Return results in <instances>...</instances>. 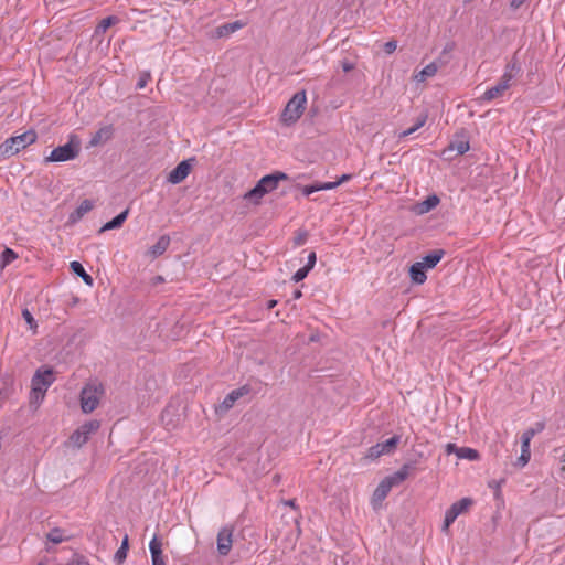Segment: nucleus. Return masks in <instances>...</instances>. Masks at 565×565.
Returning <instances> with one entry per match:
<instances>
[{
	"instance_id": "1",
	"label": "nucleus",
	"mask_w": 565,
	"mask_h": 565,
	"mask_svg": "<svg viewBox=\"0 0 565 565\" xmlns=\"http://www.w3.org/2000/svg\"><path fill=\"white\" fill-rule=\"evenodd\" d=\"M54 381L55 375L51 367L38 369L31 380L30 404L38 407Z\"/></svg>"
},
{
	"instance_id": "2",
	"label": "nucleus",
	"mask_w": 565,
	"mask_h": 565,
	"mask_svg": "<svg viewBox=\"0 0 565 565\" xmlns=\"http://www.w3.org/2000/svg\"><path fill=\"white\" fill-rule=\"evenodd\" d=\"M38 135L34 130H28L21 135L7 139L0 146V154L11 157L25 149L28 146L36 141Z\"/></svg>"
},
{
	"instance_id": "3",
	"label": "nucleus",
	"mask_w": 565,
	"mask_h": 565,
	"mask_svg": "<svg viewBox=\"0 0 565 565\" xmlns=\"http://www.w3.org/2000/svg\"><path fill=\"white\" fill-rule=\"evenodd\" d=\"M81 151V140L76 135L68 137L67 143L53 149L44 161L49 162H65L75 159Z\"/></svg>"
},
{
	"instance_id": "4",
	"label": "nucleus",
	"mask_w": 565,
	"mask_h": 565,
	"mask_svg": "<svg viewBox=\"0 0 565 565\" xmlns=\"http://www.w3.org/2000/svg\"><path fill=\"white\" fill-rule=\"evenodd\" d=\"M307 104V96L305 92L296 93L292 98L287 103L284 111L281 113V122L286 126L294 125L302 116Z\"/></svg>"
},
{
	"instance_id": "5",
	"label": "nucleus",
	"mask_w": 565,
	"mask_h": 565,
	"mask_svg": "<svg viewBox=\"0 0 565 565\" xmlns=\"http://www.w3.org/2000/svg\"><path fill=\"white\" fill-rule=\"evenodd\" d=\"M104 396V387L97 382L87 383L81 392V408L84 413H92L99 405Z\"/></svg>"
},
{
	"instance_id": "6",
	"label": "nucleus",
	"mask_w": 565,
	"mask_h": 565,
	"mask_svg": "<svg viewBox=\"0 0 565 565\" xmlns=\"http://www.w3.org/2000/svg\"><path fill=\"white\" fill-rule=\"evenodd\" d=\"M518 72L519 68L515 66V64L508 65L500 82L495 86L487 89L480 99L482 102H490L492 99L501 97L504 94V92H507L510 88L511 82Z\"/></svg>"
},
{
	"instance_id": "7",
	"label": "nucleus",
	"mask_w": 565,
	"mask_h": 565,
	"mask_svg": "<svg viewBox=\"0 0 565 565\" xmlns=\"http://www.w3.org/2000/svg\"><path fill=\"white\" fill-rule=\"evenodd\" d=\"M473 503L475 502L471 498H462L454 502L445 512L441 531L448 534L450 525L458 516L468 513Z\"/></svg>"
},
{
	"instance_id": "8",
	"label": "nucleus",
	"mask_w": 565,
	"mask_h": 565,
	"mask_svg": "<svg viewBox=\"0 0 565 565\" xmlns=\"http://www.w3.org/2000/svg\"><path fill=\"white\" fill-rule=\"evenodd\" d=\"M99 427L100 423L96 419L84 423L70 436V446L81 448L88 441L89 437L99 429Z\"/></svg>"
},
{
	"instance_id": "9",
	"label": "nucleus",
	"mask_w": 565,
	"mask_h": 565,
	"mask_svg": "<svg viewBox=\"0 0 565 565\" xmlns=\"http://www.w3.org/2000/svg\"><path fill=\"white\" fill-rule=\"evenodd\" d=\"M534 429L525 430L521 436V455L515 461V466L519 468H523L527 465L531 458L530 444L532 438L534 437Z\"/></svg>"
},
{
	"instance_id": "10",
	"label": "nucleus",
	"mask_w": 565,
	"mask_h": 565,
	"mask_svg": "<svg viewBox=\"0 0 565 565\" xmlns=\"http://www.w3.org/2000/svg\"><path fill=\"white\" fill-rule=\"evenodd\" d=\"M233 532L227 527L220 530L217 534V552L225 556L230 553L233 543Z\"/></svg>"
},
{
	"instance_id": "11",
	"label": "nucleus",
	"mask_w": 565,
	"mask_h": 565,
	"mask_svg": "<svg viewBox=\"0 0 565 565\" xmlns=\"http://www.w3.org/2000/svg\"><path fill=\"white\" fill-rule=\"evenodd\" d=\"M191 171V164L188 161H181L168 175V181L172 184L182 182Z\"/></svg>"
},
{
	"instance_id": "12",
	"label": "nucleus",
	"mask_w": 565,
	"mask_h": 565,
	"mask_svg": "<svg viewBox=\"0 0 565 565\" xmlns=\"http://www.w3.org/2000/svg\"><path fill=\"white\" fill-rule=\"evenodd\" d=\"M288 177L284 172H275L263 177L258 182L264 186L265 192L270 193L277 189L280 181L287 180Z\"/></svg>"
},
{
	"instance_id": "13",
	"label": "nucleus",
	"mask_w": 565,
	"mask_h": 565,
	"mask_svg": "<svg viewBox=\"0 0 565 565\" xmlns=\"http://www.w3.org/2000/svg\"><path fill=\"white\" fill-rule=\"evenodd\" d=\"M149 550L152 565H167L162 551V542L158 539L157 535H154L149 542Z\"/></svg>"
},
{
	"instance_id": "14",
	"label": "nucleus",
	"mask_w": 565,
	"mask_h": 565,
	"mask_svg": "<svg viewBox=\"0 0 565 565\" xmlns=\"http://www.w3.org/2000/svg\"><path fill=\"white\" fill-rule=\"evenodd\" d=\"M246 394L245 388H238L232 391L230 394H227L222 403L217 406L216 411L220 413H225L230 411L242 396Z\"/></svg>"
},
{
	"instance_id": "15",
	"label": "nucleus",
	"mask_w": 565,
	"mask_h": 565,
	"mask_svg": "<svg viewBox=\"0 0 565 565\" xmlns=\"http://www.w3.org/2000/svg\"><path fill=\"white\" fill-rule=\"evenodd\" d=\"M439 204V198L437 195H429L425 200L416 203L412 211L417 215H424L434 210Z\"/></svg>"
},
{
	"instance_id": "16",
	"label": "nucleus",
	"mask_w": 565,
	"mask_h": 565,
	"mask_svg": "<svg viewBox=\"0 0 565 565\" xmlns=\"http://www.w3.org/2000/svg\"><path fill=\"white\" fill-rule=\"evenodd\" d=\"M113 136V128L111 126H104L99 128L94 136L92 137L89 141V147H98L100 145L106 143L108 140H110Z\"/></svg>"
},
{
	"instance_id": "17",
	"label": "nucleus",
	"mask_w": 565,
	"mask_h": 565,
	"mask_svg": "<svg viewBox=\"0 0 565 565\" xmlns=\"http://www.w3.org/2000/svg\"><path fill=\"white\" fill-rule=\"evenodd\" d=\"M392 487L390 486V481H386L383 479L380 484L374 490L373 497H372V504L374 508L381 504V502L387 497L388 492L391 491Z\"/></svg>"
},
{
	"instance_id": "18",
	"label": "nucleus",
	"mask_w": 565,
	"mask_h": 565,
	"mask_svg": "<svg viewBox=\"0 0 565 565\" xmlns=\"http://www.w3.org/2000/svg\"><path fill=\"white\" fill-rule=\"evenodd\" d=\"M242 28V23L238 21L232 22V23H225L220 26H217L213 32V38L221 39V38H228L231 34L236 32Z\"/></svg>"
},
{
	"instance_id": "19",
	"label": "nucleus",
	"mask_w": 565,
	"mask_h": 565,
	"mask_svg": "<svg viewBox=\"0 0 565 565\" xmlns=\"http://www.w3.org/2000/svg\"><path fill=\"white\" fill-rule=\"evenodd\" d=\"M266 194H268V193L265 192L264 186H262V184L259 182H257V184L252 190H249L248 192H246L244 194V200H246L255 205H258Z\"/></svg>"
},
{
	"instance_id": "20",
	"label": "nucleus",
	"mask_w": 565,
	"mask_h": 565,
	"mask_svg": "<svg viewBox=\"0 0 565 565\" xmlns=\"http://www.w3.org/2000/svg\"><path fill=\"white\" fill-rule=\"evenodd\" d=\"M437 71H438L437 65L435 63H429L423 70L416 72L413 75V79L416 83H424L428 78L434 77L436 75Z\"/></svg>"
},
{
	"instance_id": "21",
	"label": "nucleus",
	"mask_w": 565,
	"mask_h": 565,
	"mask_svg": "<svg viewBox=\"0 0 565 565\" xmlns=\"http://www.w3.org/2000/svg\"><path fill=\"white\" fill-rule=\"evenodd\" d=\"M169 245H170V237L167 235H163V236L159 237V239L156 242V244H153L148 249V254L151 257L156 258V257L162 255L167 250Z\"/></svg>"
},
{
	"instance_id": "22",
	"label": "nucleus",
	"mask_w": 565,
	"mask_h": 565,
	"mask_svg": "<svg viewBox=\"0 0 565 565\" xmlns=\"http://www.w3.org/2000/svg\"><path fill=\"white\" fill-rule=\"evenodd\" d=\"M427 269L424 268L422 264L418 262L413 264L409 268V276L413 282L415 284H424L426 280V271Z\"/></svg>"
},
{
	"instance_id": "23",
	"label": "nucleus",
	"mask_w": 565,
	"mask_h": 565,
	"mask_svg": "<svg viewBox=\"0 0 565 565\" xmlns=\"http://www.w3.org/2000/svg\"><path fill=\"white\" fill-rule=\"evenodd\" d=\"M94 203L90 200H84L79 203L78 207L71 214L70 218L72 222L81 220L86 213L92 211Z\"/></svg>"
},
{
	"instance_id": "24",
	"label": "nucleus",
	"mask_w": 565,
	"mask_h": 565,
	"mask_svg": "<svg viewBox=\"0 0 565 565\" xmlns=\"http://www.w3.org/2000/svg\"><path fill=\"white\" fill-rule=\"evenodd\" d=\"M444 252L441 249L434 250L430 254L426 255L419 264L424 266V268L429 269L434 268L443 258Z\"/></svg>"
},
{
	"instance_id": "25",
	"label": "nucleus",
	"mask_w": 565,
	"mask_h": 565,
	"mask_svg": "<svg viewBox=\"0 0 565 565\" xmlns=\"http://www.w3.org/2000/svg\"><path fill=\"white\" fill-rule=\"evenodd\" d=\"M129 214V210H125L120 214H118L116 217H114L111 221L105 223L103 227L100 228V232H106L115 228L121 227L124 222L127 220Z\"/></svg>"
},
{
	"instance_id": "26",
	"label": "nucleus",
	"mask_w": 565,
	"mask_h": 565,
	"mask_svg": "<svg viewBox=\"0 0 565 565\" xmlns=\"http://www.w3.org/2000/svg\"><path fill=\"white\" fill-rule=\"evenodd\" d=\"M409 473V467L407 465H404L398 471L394 472L393 475L384 478L386 481H390V486L393 488L394 486L399 484L403 482Z\"/></svg>"
},
{
	"instance_id": "27",
	"label": "nucleus",
	"mask_w": 565,
	"mask_h": 565,
	"mask_svg": "<svg viewBox=\"0 0 565 565\" xmlns=\"http://www.w3.org/2000/svg\"><path fill=\"white\" fill-rule=\"evenodd\" d=\"M469 142L465 138H458L452 141L448 149L445 150V153L450 151H456L457 154H463L469 150Z\"/></svg>"
},
{
	"instance_id": "28",
	"label": "nucleus",
	"mask_w": 565,
	"mask_h": 565,
	"mask_svg": "<svg viewBox=\"0 0 565 565\" xmlns=\"http://www.w3.org/2000/svg\"><path fill=\"white\" fill-rule=\"evenodd\" d=\"M71 269L76 274L78 275L79 277H82V279L84 280V282L87 285V286H93V278L85 271L84 267L82 266L81 263L74 260L71 263Z\"/></svg>"
},
{
	"instance_id": "29",
	"label": "nucleus",
	"mask_w": 565,
	"mask_h": 565,
	"mask_svg": "<svg viewBox=\"0 0 565 565\" xmlns=\"http://www.w3.org/2000/svg\"><path fill=\"white\" fill-rule=\"evenodd\" d=\"M118 21L119 20L116 17H108L103 19L95 30V35H99L100 33L106 32L111 25L116 24Z\"/></svg>"
},
{
	"instance_id": "30",
	"label": "nucleus",
	"mask_w": 565,
	"mask_h": 565,
	"mask_svg": "<svg viewBox=\"0 0 565 565\" xmlns=\"http://www.w3.org/2000/svg\"><path fill=\"white\" fill-rule=\"evenodd\" d=\"M457 457L459 459H467V460H478L479 459V454L477 450L472 449V448H469V447H460L458 449V455Z\"/></svg>"
},
{
	"instance_id": "31",
	"label": "nucleus",
	"mask_w": 565,
	"mask_h": 565,
	"mask_svg": "<svg viewBox=\"0 0 565 565\" xmlns=\"http://www.w3.org/2000/svg\"><path fill=\"white\" fill-rule=\"evenodd\" d=\"M127 551H128V536L126 535L121 542V546L115 553V561L118 564L122 563L126 559Z\"/></svg>"
},
{
	"instance_id": "32",
	"label": "nucleus",
	"mask_w": 565,
	"mask_h": 565,
	"mask_svg": "<svg viewBox=\"0 0 565 565\" xmlns=\"http://www.w3.org/2000/svg\"><path fill=\"white\" fill-rule=\"evenodd\" d=\"M383 455H386L383 446L381 445V443L372 446L371 448H369L367 452H366V458L367 459H376Z\"/></svg>"
},
{
	"instance_id": "33",
	"label": "nucleus",
	"mask_w": 565,
	"mask_h": 565,
	"mask_svg": "<svg viewBox=\"0 0 565 565\" xmlns=\"http://www.w3.org/2000/svg\"><path fill=\"white\" fill-rule=\"evenodd\" d=\"M17 257V254L12 249L6 248L1 255V267H6L10 263H12Z\"/></svg>"
},
{
	"instance_id": "34",
	"label": "nucleus",
	"mask_w": 565,
	"mask_h": 565,
	"mask_svg": "<svg viewBox=\"0 0 565 565\" xmlns=\"http://www.w3.org/2000/svg\"><path fill=\"white\" fill-rule=\"evenodd\" d=\"M47 540L54 544H57L65 540V534L63 531L54 529L47 533Z\"/></svg>"
},
{
	"instance_id": "35",
	"label": "nucleus",
	"mask_w": 565,
	"mask_h": 565,
	"mask_svg": "<svg viewBox=\"0 0 565 565\" xmlns=\"http://www.w3.org/2000/svg\"><path fill=\"white\" fill-rule=\"evenodd\" d=\"M399 441V437L394 436L384 443H381L386 454H391Z\"/></svg>"
},
{
	"instance_id": "36",
	"label": "nucleus",
	"mask_w": 565,
	"mask_h": 565,
	"mask_svg": "<svg viewBox=\"0 0 565 565\" xmlns=\"http://www.w3.org/2000/svg\"><path fill=\"white\" fill-rule=\"evenodd\" d=\"M22 317L23 319L25 320V322L28 323L29 328L35 332L36 331V328H38V323L36 321L34 320L33 316L31 315V312L28 310V309H24L22 311Z\"/></svg>"
},
{
	"instance_id": "37",
	"label": "nucleus",
	"mask_w": 565,
	"mask_h": 565,
	"mask_svg": "<svg viewBox=\"0 0 565 565\" xmlns=\"http://www.w3.org/2000/svg\"><path fill=\"white\" fill-rule=\"evenodd\" d=\"M309 268H307L306 266L298 269L294 276H292V280L296 281V282H299L301 281L302 279H305L307 277V275L309 274Z\"/></svg>"
},
{
	"instance_id": "38",
	"label": "nucleus",
	"mask_w": 565,
	"mask_h": 565,
	"mask_svg": "<svg viewBox=\"0 0 565 565\" xmlns=\"http://www.w3.org/2000/svg\"><path fill=\"white\" fill-rule=\"evenodd\" d=\"M149 81H150V74L147 72L142 73L137 82V88H139V89L145 88Z\"/></svg>"
},
{
	"instance_id": "39",
	"label": "nucleus",
	"mask_w": 565,
	"mask_h": 565,
	"mask_svg": "<svg viewBox=\"0 0 565 565\" xmlns=\"http://www.w3.org/2000/svg\"><path fill=\"white\" fill-rule=\"evenodd\" d=\"M302 193L305 195H310L312 194L313 192H317V191H321L320 189V183H316V184H312V185H305L302 189H301Z\"/></svg>"
},
{
	"instance_id": "40",
	"label": "nucleus",
	"mask_w": 565,
	"mask_h": 565,
	"mask_svg": "<svg viewBox=\"0 0 565 565\" xmlns=\"http://www.w3.org/2000/svg\"><path fill=\"white\" fill-rule=\"evenodd\" d=\"M340 185V182H320L321 191L333 190Z\"/></svg>"
},
{
	"instance_id": "41",
	"label": "nucleus",
	"mask_w": 565,
	"mask_h": 565,
	"mask_svg": "<svg viewBox=\"0 0 565 565\" xmlns=\"http://www.w3.org/2000/svg\"><path fill=\"white\" fill-rule=\"evenodd\" d=\"M396 47H397L396 41H388L384 44V50L388 54L393 53L396 50Z\"/></svg>"
},
{
	"instance_id": "42",
	"label": "nucleus",
	"mask_w": 565,
	"mask_h": 565,
	"mask_svg": "<svg viewBox=\"0 0 565 565\" xmlns=\"http://www.w3.org/2000/svg\"><path fill=\"white\" fill-rule=\"evenodd\" d=\"M70 565H89V564L84 557L75 555L73 557L72 562L70 563Z\"/></svg>"
},
{
	"instance_id": "43",
	"label": "nucleus",
	"mask_w": 565,
	"mask_h": 565,
	"mask_svg": "<svg viewBox=\"0 0 565 565\" xmlns=\"http://www.w3.org/2000/svg\"><path fill=\"white\" fill-rule=\"evenodd\" d=\"M316 260H317L316 253L315 252L309 253L308 264L306 265V267L309 268V270H311L316 264Z\"/></svg>"
},
{
	"instance_id": "44",
	"label": "nucleus",
	"mask_w": 565,
	"mask_h": 565,
	"mask_svg": "<svg viewBox=\"0 0 565 565\" xmlns=\"http://www.w3.org/2000/svg\"><path fill=\"white\" fill-rule=\"evenodd\" d=\"M459 448H460V447H457L455 444L449 443V444H447V445H446V452H447L448 455H450V454H455V455L457 456V455H458V449H459Z\"/></svg>"
},
{
	"instance_id": "45",
	"label": "nucleus",
	"mask_w": 565,
	"mask_h": 565,
	"mask_svg": "<svg viewBox=\"0 0 565 565\" xmlns=\"http://www.w3.org/2000/svg\"><path fill=\"white\" fill-rule=\"evenodd\" d=\"M426 120H427V116L426 115L419 116L417 118L416 124L414 125L415 129L418 130L419 128H422L425 125Z\"/></svg>"
},
{
	"instance_id": "46",
	"label": "nucleus",
	"mask_w": 565,
	"mask_h": 565,
	"mask_svg": "<svg viewBox=\"0 0 565 565\" xmlns=\"http://www.w3.org/2000/svg\"><path fill=\"white\" fill-rule=\"evenodd\" d=\"M426 120H427V116L426 115L419 116L417 118L416 124L414 125L415 129L418 130L419 128H422L425 125Z\"/></svg>"
},
{
	"instance_id": "47",
	"label": "nucleus",
	"mask_w": 565,
	"mask_h": 565,
	"mask_svg": "<svg viewBox=\"0 0 565 565\" xmlns=\"http://www.w3.org/2000/svg\"><path fill=\"white\" fill-rule=\"evenodd\" d=\"M489 486L495 490L497 495L500 494V492H501V482L500 481H491L489 483Z\"/></svg>"
},
{
	"instance_id": "48",
	"label": "nucleus",
	"mask_w": 565,
	"mask_h": 565,
	"mask_svg": "<svg viewBox=\"0 0 565 565\" xmlns=\"http://www.w3.org/2000/svg\"><path fill=\"white\" fill-rule=\"evenodd\" d=\"M417 129H415V127L413 126L412 128L407 129V130H404L399 134V138H405L412 134H414Z\"/></svg>"
},
{
	"instance_id": "49",
	"label": "nucleus",
	"mask_w": 565,
	"mask_h": 565,
	"mask_svg": "<svg viewBox=\"0 0 565 565\" xmlns=\"http://www.w3.org/2000/svg\"><path fill=\"white\" fill-rule=\"evenodd\" d=\"M526 0H511V7L518 9L521 7Z\"/></svg>"
},
{
	"instance_id": "50",
	"label": "nucleus",
	"mask_w": 565,
	"mask_h": 565,
	"mask_svg": "<svg viewBox=\"0 0 565 565\" xmlns=\"http://www.w3.org/2000/svg\"><path fill=\"white\" fill-rule=\"evenodd\" d=\"M350 179H351L350 174H343L337 182H340V184H342Z\"/></svg>"
},
{
	"instance_id": "51",
	"label": "nucleus",
	"mask_w": 565,
	"mask_h": 565,
	"mask_svg": "<svg viewBox=\"0 0 565 565\" xmlns=\"http://www.w3.org/2000/svg\"><path fill=\"white\" fill-rule=\"evenodd\" d=\"M342 66H343V71L344 72H349V71H351L353 68V65L351 63H347V62L343 63Z\"/></svg>"
},
{
	"instance_id": "52",
	"label": "nucleus",
	"mask_w": 565,
	"mask_h": 565,
	"mask_svg": "<svg viewBox=\"0 0 565 565\" xmlns=\"http://www.w3.org/2000/svg\"><path fill=\"white\" fill-rule=\"evenodd\" d=\"M39 565H60L55 563L54 561L46 559L44 562H41Z\"/></svg>"
},
{
	"instance_id": "53",
	"label": "nucleus",
	"mask_w": 565,
	"mask_h": 565,
	"mask_svg": "<svg viewBox=\"0 0 565 565\" xmlns=\"http://www.w3.org/2000/svg\"><path fill=\"white\" fill-rule=\"evenodd\" d=\"M301 295H302V294H301V291H300V290H297V291L295 292V298H296V299H298V298H300V297H301Z\"/></svg>"
},
{
	"instance_id": "54",
	"label": "nucleus",
	"mask_w": 565,
	"mask_h": 565,
	"mask_svg": "<svg viewBox=\"0 0 565 565\" xmlns=\"http://www.w3.org/2000/svg\"><path fill=\"white\" fill-rule=\"evenodd\" d=\"M275 305H276V301H275V300H271V301L269 302V308H273Z\"/></svg>"
}]
</instances>
